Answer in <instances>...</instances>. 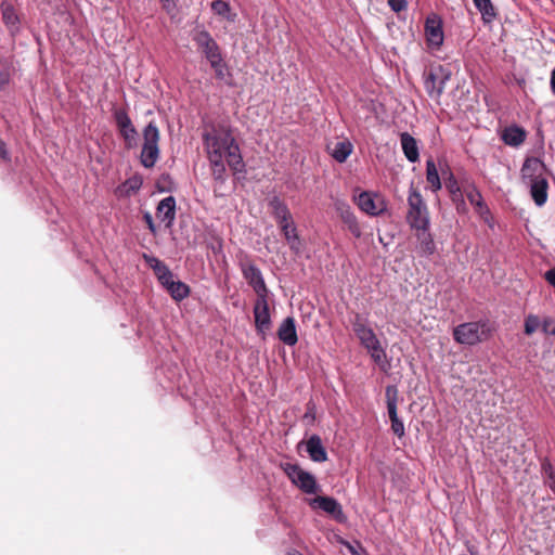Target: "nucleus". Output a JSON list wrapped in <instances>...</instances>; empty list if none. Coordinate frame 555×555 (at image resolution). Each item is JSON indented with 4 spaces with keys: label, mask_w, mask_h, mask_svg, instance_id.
I'll use <instances>...</instances> for the list:
<instances>
[{
    "label": "nucleus",
    "mask_w": 555,
    "mask_h": 555,
    "mask_svg": "<svg viewBox=\"0 0 555 555\" xmlns=\"http://www.w3.org/2000/svg\"><path fill=\"white\" fill-rule=\"evenodd\" d=\"M269 208L271 209V215L274 219L287 216L291 214L286 203L280 198V196L274 195L269 199Z\"/></svg>",
    "instance_id": "nucleus-34"
},
{
    "label": "nucleus",
    "mask_w": 555,
    "mask_h": 555,
    "mask_svg": "<svg viewBox=\"0 0 555 555\" xmlns=\"http://www.w3.org/2000/svg\"><path fill=\"white\" fill-rule=\"evenodd\" d=\"M449 78L450 72L444 70L442 66L429 70L424 81V86L428 95L431 99H439L443 93L444 85Z\"/></svg>",
    "instance_id": "nucleus-12"
},
{
    "label": "nucleus",
    "mask_w": 555,
    "mask_h": 555,
    "mask_svg": "<svg viewBox=\"0 0 555 555\" xmlns=\"http://www.w3.org/2000/svg\"><path fill=\"white\" fill-rule=\"evenodd\" d=\"M468 551H469V553H470L472 555H474V554L476 553V552H475V550H474V547H469V548H468Z\"/></svg>",
    "instance_id": "nucleus-53"
},
{
    "label": "nucleus",
    "mask_w": 555,
    "mask_h": 555,
    "mask_svg": "<svg viewBox=\"0 0 555 555\" xmlns=\"http://www.w3.org/2000/svg\"><path fill=\"white\" fill-rule=\"evenodd\" d=\"M491 336V328L486 321L466 322L453 330V338L462 345L474 346L486 341Z\"/></svg>",
    "instance_id": "nucleus-3"
},
{
    "label": "nucleus",
    "mask_w": 555,
    "mask_h": 555,
    "mask_svg": "<svg viewBox=\"0 0 555 555\" xmlns=\"http://www.w3.org/2000/svg\"><path fill=\"white\" fill-rule=\"evenodd\" d=\"M166 291L176 301H181L185 299L191 293L190 286L182 281H176L175 283H170L169 287Z\"/></svg>",
    "instance_id": "nucleus-33"
},
{
    "label": "nucleus",
    "mask_w": 555,
    "mask_h": 555,
    "mask_svg": "<svg viewBox=\"0 0 555 555\" xmlns=\"http://www.w3.org/2000/svg\"><path fill=\"white\" fill-rule=\"evenodd\" d=\"M465 195L468 202L474 206L476 214L478 215H487L488 214V205L483 201V197L480 191L477 189L475 184H470L465 189Z\"/></svg>",
    "instance_id": "nucleus-27"
},
{
    "label": "nucleus",
    "mask_w": 555,
    "mask_h": 555,
    "mask_svg": "<svg viewBox=\"0 0 555 555\" xmlns=\"http://www.w3.org/2000/svg\"><path fill=\"white\" fill-rule=\"evenodd\" d=\"M207 248L214 254L215 257L221 256L223 259L225 255L223 253V241L219 236H211L210 241L207 242Z\"/></svg>",
    "instance_id": "nucleus-38"
},
{
    "label": "nucleus",
    "mask_w": 555,
    "mask_h": 555,
    "mask_svg": "<svg viewBox=\"0 0 555 555\" xmlns=\"http://www.w3.org/2000/svg\"><path fill=\"white\" fill-rule=\"evenodd\" d=\"M143 220L145 221V223H146L149 230L151 231V233L155 234L156 233V225L154 223L152 215L149 211H145L143 214Z\"/></svg>",
    "instance_id": "nucleus-47"
},
{
    "label": "nucleus",
    "mask_w": 555,
    "mask_h": 555,
    "mask_svg": "<svg viewBox=\"0 0 555 555\" xmlns=\"http://www.w3.org/2000/svg\"><path fill=\"white\" fill-rule=\"evenodd\" d=\"M143 146L141 151V164L145 168H152L159 156L158 141L159 130L155 122H149L143 129Z\"/></svg>",
    "instance_id": "nucleus-6"
},
{
    "label": "nucleus",
    "mask_w": 555,
    "mask_h": 555,
    "mask_svg": "<svg viewBox=\"0 0 555 555\" xmlns=\"http://www.w3.org/2000/svg\"><path fill=\"white\" fill-rule=\"evenodd\" d=\"M210 66L215 70V74H216L217 78H219V79H223L224 78V67H225V64H224V61H223L222 56L220 57V60L218 61V63L216 65H210Z\"/></svg>",
    "instance_id": "nucleus-45"
},
{
    "label": "nucleus",
    "mask_w": 555,
    "mask_h": 555,
    "mask_svg": "<svg viewBox=\"0 0 555 555\" xmlns=\"http://www.w3.org/2000/svg\"><path fill=\"white\" fill-rule=\"evenodd\" d=\"M527 138V132L522 127L513 125L506 127L502 133V140L506 145L517 147L521 145Z\"/></svg>",
    "instance_id": "nucleus-24"
},
{
    "label": "nucleus",
    "mask_w": 555,
    "mask_h": 555,
    "mask_svg": "<svg viewBox=\"0 0 555 555\" xmlns=\"http://www.w3.org/2000/svg\"><path fill=\"white\" fill-rule=\"evenodd\" d=\"M211 10L220 16L227 17L228 21L233 22L235 14L231 15V8L230 4L223 0H215L211 3Z\"/></svg>",
    "instance_id": "nucleus-37"
},
{
    "label": "nucleus",
    "mask_w": 555,
    "mask_h": 555,
    "mask_svg": "<svg viewBox=\"0 0 555 555\" xmlns=\"http://www.w3.org/2000/svg\"><path fill=\"white\" fill-rule=\"evenodd\" d=\"M358 207L370 216H380L387 211V203L385 198L374 192L363 191L356 198Z\"/></svg>",
    "instance_id": "nucleus-11"
},
{
    "label": "nucleus",
    "mask_w": 555,
    "mask_h": 555,
    "mask_svg": "<svg viewBox=\"0 0 555 555\" xmlns=\"http://www.w3.org/2000/svg\"><path fill=\"white\" fill-rule=\"evenodd\" d=\"M418 241L417 250L421 256H431L436 251V244L429 230H415Z\"/></svg>",
    "instance_id": "nucleus-26"
},
{
    "label": "nucleus",
    "mask_w": 555,
    "mask_h": 555,
    "mask_svg": "<svg viewBox=\"0 0 555 555\" xmlns=\"http://www.w3.org/2000/svg\"><path fill=\"white\" fill-rule=\"evenodd\" d=\"M275 221L281 230H283V227L287 228L288 225L294 223L292 214H288L287 216H284V217L276 218Z\"/></svg>",
    "instance_id": "nucleus-46"
},
{
    "label": "nucleus",
    "mask_w": 555,
    "mask_h": 555,
    "mask_svg": "<svg viewBox=\"0 0 555 555\" xmlns=\"http://www.w3.org/2000/svg\"><path fill=\"white\" fill-rule=\"evenodd\" d=\"M385 399L388 416L391 422V430L399 438L405 434L404 424L398 416L397 408L399 401V390L396 385H388L385 388Z\"/></svg>",
    "instance_id": "nucleus-7"
},
{
    "label": "nucleus",
    "mask_w": 555,
    "mask_h": 555,
    "mask_svg": "<svg viewBox=\"0 0 555 555\" xmlns=\"http://www.w3.org/2000/svg\"><path fill=\"white\" fill-rule=\"evenodd\" d=\"M113 117L117 129L122 137L126 147L132 149L138 143V131L132 125V121L125 108H115Z\"/></svg>",
    "instance_id": "nucleus-9"
},
{
    "label": "nucleus",
    "mask_w": 555,
    "mask_h": 555,
    "mask_svg": "<svg viewBox=\"0 0 555 555\" xmlns=\"http://www.w3.org/2000/svg\"><path fill=\"white\" fill-rule=\"evenodd\" d=\"M2 21L8 28L11 36H16L21 33V17L15 7L8 2L2 1L0 4Z\"/></svg>",
    "instance_id": "nucleus-19"
},
{
    "label": "nucleus",
    "mask_w": 555,
    "mask_h": 555,
    "mask_svg": "<svg viewBox=\"0 0 555 555\" xmlns=\"http://www.w3.org/2000/svg\"><path fill=\"white\" fill-rule=\"evenodd\" d=\"M208 159L227 160L234 175L246 173L241 150L230 131L206 132L203 134Z\"/></svg>",
    "instance_id": "nucleus-1"
},
{
    "label": "nucleus",
    "mask_w": 555,
    "mask_h": 555,
    "mask_svg": "<svg viewBox=\"0 0 555 555\" xmlns=\"http://www.w3.org/2000/svg\"><path fill=\"white\" fill-rule=\"evenodd\" d=\"M406 222L413 230H429L427 206L421 193L411 184L408 196Z\"/></svg>",
    "instance_id": "nucleus-4"
},
{
    "label": "nucleus",
    "mask_w": 555,
    "mask_h": 555,
    "mask_svg": "<svg viewBox=\"0 0 555 555\" xmlns=\"http://www.w3.org/2000/svg\"><path fill=\"white\" fill-rule=\"evenodd\" d=\"M281 232L283 233L291 250L298 254L300 251V238L295 223L288 225L287 228L283 227V230H281Z\"/></svg>",
    "instance_id": "nucleus-32"
},
{
    "label": "nucleus",
    "mask_w": 555,
    "mask_h": 555,
    "mask_svg": "<svg viewBox=\"0 0 555 555\" xmlns=\"http://www.w3.org/2000/svg\"><path fill=\"white\" fill-rule=\"evenodd\" d=\"M367 352L370 353L372 360L377 365H379L382 370H386L389 366V362L386 359V351L380 346V343L371 346V348L367 349Z\"/></svg>",
    "instance_id": "nucleus-35"
},
{
    "label": "nucleus",
    "mask_w": 555,
    "mask_h": 555,
    "mask_svg": "<svg viewBox=\"0 0 555 555\" xmlns=\"http://www.w3.org/2000/svg\"><path fill=\"white\" fill-rule=\"evenodd\" d=\"M540 326L542 327L543 333L546 335L555 336V320L552 318H545Z\"/></svg>",
    "instance_id": "nucleus-42"
},
{
    "label": "nucleus",
    "mask_w": 555,
    "mask_h": 555,
    "mask_svg": "<svg viewBox=\"0 0 555 555\" xmlns=\"http://www.w3.org/2000/svg\"><path fill=\"white\" fill-rule=\"evenodd\" d=\"M269 294L258 295L254 305L255 326L258 333L264 334L271 327L269 312Z\"/></svg>",
    "instance_id": "nucleus-13"
},
{
    "label": "nucleus",
    "mask_w": 555,
    "mask_h": 555,
    "mask_svg": "<svg viewBox=\"0 0 555 555\" xmlns=\"http://www.w3.org/2000/svg\"><path fill=\"white\" fill-rule=\"evenodd\" d=\"M156 217L164 222L167 228L173 224L176 219V198L173 196H167L158 203Z\"/></svg>",
    "instance_id": "nucleus-20"
},
{
    "label": "nucleus",
    "mask_w": 555,
    "mask_h": 555,
    "mask_svg": "<svg viewBox=\"0 0 555 555\" xmlns=\"http://www.w3.org/2000/svg\"><path fill=\"white\" fill-rule=\"evenodd\" d=\"M426 180L434 192L439 191L442 186L439 171L433 158L426 160Z\"/></svg>",
    "instance_id": "nucleus-31"
},
{
    "label": "nucleus",
    "mask_w": 555,
    "mask_h": 555,
    "mask_svg": "<svg viewBox=\"0 0 555 555\" xmlns=\"http://www.w3.org/2000/svg\"><path fill=\"white\" fill-rule=\"evenodd\" d=\"M162 3V8L167 12L171 13L176 10L177 4L175 0H159Z\"/></svg>",
    "instance_id": "nucleus-48"
},
{
    "label": "nucleus",
    "mask_w": 555,
    "mask_h": 555,
    "mask_svg": "<svg viewBox=\"0 0 555 555\" xmlns=\"http://www.w3.org/2000/svg\"><path fill=\"white\" fill-rule=\"evenodd\" d=\"M425 35L430 47L439 48L443 43L442 22L436 14L426 18Z\"/></svg>",
    "instance_id": "nucleus-18"
},
{
    "label": "nucleus",
    "mask_w": 555,
    "mask_h": 555,
    "mask_svg": "<svg viewBox=\"0 0 555 555\" xmlns=\"http://www.w3.org/2000/svg\"><path fill=\"white\" fill-rule=\"evenodd\" d=\"M210 167H211V175L216 181L219 183H224L227 178V169L224 162L221 159H209Z\"/></svg>",
    "instance_id": "nucleus-36"
},
{
    "label": "nucleus",
    "mask_w": 555,
    "mask_h": 555,
    "mask_svg": "<svg viewBox=\"0 0 555 555\" xmlns=\"http://www.w3.org/2000/svg\"><path fill=\"white\" fill-rule=\"evenodd\" d=\"M295 555H302L301 553L296 552Z\"/></svg>",
    "instance_id": "nucleus-54"
},
{
    "label": "nucleus",
    "mask_w": 555,
    "mask_h": 555,
    "mask_svg": "<svg viewBox=\"0 0 555 555\" xmlns=\"http://www.w3.org/2000/svg\"><path fill=\"white\" fill-rule=\"evenodd\" d=\"M400 143L403 154L410 163H415L420 159L417 141L409 132L400 134Z\"/></svg>",
    "instance_id": "nucleus-25"
},
{
    "label": "nucleus",
    "mask_w": 555,
    "mask_h": 555,
    "mask_svg": "<svg viewBox=\"0 0 555 555\" xmlns=\"http://www.w3.org/2000/svg\"><path fill=\"white\" fill-rule=\"evenodd\" d=\"M550 85H551V90L552 92L555 94V68L552 70L551 73V81H550Z\"/></svg>",
    "instance_id": "nucleus-52"
},
{
    "label": "nucleus",
    "mask_w": 555,
    "mask_h": 555,
    "mask_svg": "<svg viewBox=\"0 0 555 555\" xmlns=\"http://www.w3.org/2000/svg\"><path fill=\"white\" fill-rule=\"evenodd\" d=\"M327 149L330 151L331 156L337 163H344L352 153L353 145L349 140L344 139L341 141L336 142L333 147L328 145Z\"/></svg>",
    "instance_id": "nucleus-28"
},
{
    "label": "nucleus",
    "mask_w": 555,
    "mask_h": 555,
    "mask_svg": "<svg viewBox=\"0 0 555 555\" xmlns=\"http://www.w3.org/2000/svg\"><path fill=\"white\" fill-rule=\"evenodd\" d=\"M197 48L203 52L210 65H216L222 56L219 44L206 30H196L192 37Z\"/></svg>",
    "instance_id": "nucleus-8"
},
{
    "label": "nucleus",
    "mask_w": 555,
    "mask_h": 555,
    "mask_svg": "<svg viewBox=\"0 0 555 555\" xmlns=\"http://www.w3.org/2000/svg\"><path fill=\"white\" fill-rule=\"evenodd\" d=\"M541 474L544 486L555 495V463H552L548 457L541 460Z\"/></svg>",
    "instance_id": "nucleus-29"
},
{
    "label": "nucleus",
    "mask_w": 555,
    "mask_h": 555,
    "mask_svg": "<svg viewBox=\"0 0 555 555\" xmlns=\"http://www.w3.org/2000/svg\"><path fill=\"white\" fill-rule=\"evenodd\" d=\"M279 339L287 345L295 346L298 341L296 321L293 317L285 318L278 328Z\"/></svg>",
    "instance_id": "nucleus-21"
},
{
    "label": "nucleus",
    "mask_w": 555,
    "mask_h": 555,
    "mask_svg": "<svg viewBox=\"0 0 555 555\" xmlns=\"http://www.w3.org/2000/svg\"><path fill=\"white\" fill-rule=\"evenodd\" d=\"M144 259L150 268L154 271L155 275H157L160 271H163L167 264H165L162 260L154 256L144 255Z\"/></svg>",
    "instance_id": "nucleus-41"
},
{
    "label": "nucleus",
    "mask_w": 555,
    "mask_h": 555,
    "mask_svg": "<svg viewBox=\"0 0 555 555\" xmlns=\"http://www.w3.org/2000/svg\"><path fill=\"white\" fill-rule=\"evenodd\" d=\"M440 171L444 180V186L450 193L453 203H455L457 210H460L462 207H465V201L461 186L447 164H444V167L440 165Z\"/></svg>",
    "instance_id": "nucleus-15"
},
{
    "label": "nucleus",
    "mask_w": 555,
    "mask_h": 555,
    "mask_svg": "<svg viewBox=\"0 0 555 555\" xmlns=\"http://www.w3.org/2000/svg\"><path fill=\"white\" fill-rule=\"evenodd\" d=\"M479 217L483 220L485 223H487L490 228H493L494 225V221H493V217L491 215V211L490 209H488V214L487 215H479Z\"/></svg>",
    "instance_id": "nucleus-50"
},
{
    "label": "nucleus",
    "mask_w": 555,
    "mask_h": 555,
    "mask_svg": "<svg viewBox=\"0 0 555 555\" xmlns=\"http://www.w3.org/2000/svg\"><path fill=\"white\" fill-rule=\"evenodd\" d=\"M0 158L3 160L10 159V154L7 150L5 143L0 139Z\"/></svg>",
    "instance_id": "nucleus-49"
},
{
    "label": "nucleus",
    "mask_w": 555,
    "mask_h": 555,
    "mask_svg": "<svg viewBox=\"0 0 555 555\" xmlns=\"http://www.w3.org/2000/svg\"><path fill=\"white\" fill-rule=\"evenodd\" d=\"M352 330L356 336L359 338L360 344L367 350L371 346L379 343L374 331L367 325V320L357 313L354 319L351 321Z\"/></svg>",
    "instance_id": "nucleus-14"
},
{
    "label": "nucleus",
    "mask_w": 555,
    "mask_h": 555,
    "mask_svg": "<svg viewBox=\"0 0 555 555\" xmlns=\"http://www.w3.org/2000/svg\"><path fill=\"white\" fill-rule=\"evenodd\" d=\"M541 321L538 315L535 314H529L525 319V334L526 335H532L540 326Z\"/></svg>",
    "instance_id": "nucleus-39"
},
{
    "label": "nucleus",
    "mask_w": 555,
    "mask_h": 555,
    "mask_svg": "<svg viewBox=\"0 0 555 555\" xmlns=\"http://www.w3.org/2000/svg\"><path fill=\"white\" fill-rule=\"evenodd\" d=\"M10 80V75L7 70H0V88L5 86Z\"/></svg>",
    "instance_id": "nucleus-51"
},
{
    "label": "nucleus",
    "mask_w": 555,
    "mask_h": 555,
    "mask_svg": "<svg viewBox=\"0 0 555 555\" xmlns=\"http://www.w3.org/2000/svg\"><path fill=\"white\" fill-rule=\"evenodd\" d=\"M158 282L162 284V286L167 289L169 287L170 283H175V275L171 272V270L168 268V266L160 271L157 275Z\"/></svg>",
    "instance_id": "nucleus-40"
},
{
    "label": "nucleus",
    "mask_w": 555,
    "mask_h": 555,
    "mask_svg": "<svg viewBox=\"0 0 555 555\" xmlns=\"http://www.w3.org/2000/svg\"><path fill=\"white\" fill-rule=\"evenodd\" d=\"M281 468L289 478L292 483L304 493L315 494L320 490V486L318 485L315 477L311 473L304 470L298 464L282 463Z\"/></svg>",
    "instance_id": "nucleus-5"
},
{
    "label": "nucleus",
    "mask_w": 555,
    "mask_h": 555,
    "mask_svg": "<svg viewBox=\"0 0 555 555\" xmlns=\"http://www.w3.org/2000/svg\"><path fill=\"white\" fill-rule=\"evenodd\" d=\"M388 5L393 12L399 13L406 9L408 3L405 0H388Z\"/></svg>",
    "instance_id": "nucleus-43"
},
{
    "label": "nucleus",
    "mask_w": 555,
    "mask_h": 555,
    "mask_svg": "<svg viewBox=\"0 0 555 555\" xmlns=\"http://www.w3.org/2000/svg\"><path fill=\"white\" fill-rule=\"evenodd\" d=\"M306 451L309 454V457L317 463H323L327 461V452L324 446L322 444V440L320 436L312 435L306 442Z\"/></svg>",
    "instance_id": "nucleus-22"
},
{
    "label": "nucleus",
    "mask_w": 555,
    "mask_h": 555,
    "mask_svg": "<svg viewBox=\"0 0 555 555\" xmlns=\"http://www.w3.org/2000/svg\"><path fill=\"white\" fill-rule=\"evenodd\" d=\"M546 171L545 164L537 157L526 158L521 167L522 178L528 181L531 198L538 207H542L547 201Z\"/></svg>",
    "instance_id": "nucleus-2"
},
{
    "label": "nucleus",
    "mask_w": 555,
    "mask_h": 555,
    "mask_svg": "<svg viewBox=\"0 0 555 555\" xmlns=\"http://www.w3.org/2000/svg\"><path fill=\"white\" fill-rule=\"evenodd\" d=\"M310 505L313 508H320L323 512L333 516V518L339 522L346 520V516L343 512L341 505L338 501L332 496H317L311 500Z\"/></svg>",
    "instance_id": "nucleus-17"
},
{
    "label": "nucleus",
    "mask_w": 555,
    "mask_h": 555,
    "mask_svg": "<svg viewBox=\"0 0 555 555\" xmlns=\"http://www.w3.org/2000/svg\"><path fill=\"white\" fill-rule=\"evenodd\" d=\"M335 210L340 217L341 221L345 223V225L348 228V230L351 232V234L359 238L362 235L361 227L358 222V218L353 214L350 205H348L344 201H336L334 204Z\"/></svg>",
    "instance_id": "nucleus-16"
},
{
    "label": "nucleus",
    "mask_w": 555,
    "mask_h": 555,
    "mask_svg": "<svg viewBox=\"0 0 555 555\" xmlns=\"http://www.w3.org/2000/svg\"><path fill=\"white\" fill-rule=\"evenodd\" d=\"M142 177L140 175H133L130 178H128L125 182H122L120 185H118L116 188L115 193L118 197L128 198L137 194L142 188Z\"/></svg>",
    "instance_id": "nucleus-23"
},
{
    "label": "nucleus",
    "mask_w": 555,
    "mask_h": 555,
    "mask_svg": "<svg viewBox=\"0 0 555 555\" xmlns=\"http://www.w3.org/2000/svg\"><path fill=\"white\" fill-rule=\"evenodd\" d=\"M240 269L243 278L247 281L248 285L254 289L256 295L269 294L261 270L249 259L241 260Z\"/></svg>",
    "instance_id": "nucleus-10"
},
{
    "label": "nucleus",
    "mask_w": 555,
    "mask_h": 555,
    "mask_svg": "<svg viewBox=\"0 0 555 555\" xmlns=\"http://www.w3.org/2000/svg\"><path fill=\"white\" fill-rule=\"evenodd\" d=\"M473 2L481 14L485 24H490L496 18V11L491 0H473Z\"/></svg>",
    "instance_id": "nucleus-30"
},
{
    "label": "nucleus",
    "mask_w": 555,
    "mask_h": 555,
    "mask_svg": "<svg viewBox=\"0 0 555 555\" xmlns=\"http://www.w3.org/2000/svg\"><path fill=\"white\" fill-rule=\"evenodd\" d=\"M344 544L352 555H365V550L361 546L359 542H356V544H351L350 542H344Z\"/></svg>",
    "instance_id": "nucleus-44"
}]
</instances>
